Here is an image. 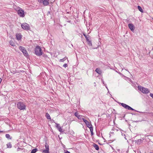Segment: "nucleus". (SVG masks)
Masks as SVG:
<instances>
[{
    "mask_svg": "<svg viewBox=\"0 0 153 153\" xmlns=\"http://www.w3.org/2000/svg\"><path fill=\"white\" fill-rule=\"evenodd\" d=\"M2 81V79L1 78H0V84L1 83V82Z\"/></svg>",
    "mask_w": 153,
    "mask_h": 153,
    "instance_id": "31",
    "label": "nucleus"
},
{
    "mask_svg": "<svg viewBox=\"0 0 153 153\" xmlns=\"http://www.w3.org/2000/svg\"><path fill=\"white\" fill-rule=\"evenodd\" d=\"M21 149V148H19L17 149V151H19V149Z\"/></svg>",
    "mask_w": 153,
    "mask_h": 153,
    "instance_id": "30",
    "label": "nucleus"
},
{
    "mask_svg": "<svg viewBox=\"0 0 153 153\" xmlns=\"http://www.w3.org/2000/svg\"><path fill=\"white\" fill-rule=\"evenodd\" d=\"M93 145L96 150H98L99 149V147L98 145L95 143L93 144Z\"/></svg>",
    "mask_w": 153,
    "mask_h": 153,
    "instance_id": "17",
    "label": "nucleus"
},
{
    "mask_svg": "<svg viewBox=\"0 0 153 153\" xmlns=\"http://www.w3.org/2000/svg\"><path fill=\"white\" fill-rule=\"evenodd\" d=\"M45 146L46 149L42 151V153H49V146L47 143H45Z\"/></svg>",
    "mask_w": 153,
    "mask_h": 153,
    "instance_id": "9",
    "label": "nucleus"
},
{
    "mask_svg": "<svg viewBox=\"0 0 153 153\" xmlns=\"http://www.w3.org/2000/svg\"><path fill=\"white\" fill-rule=\"evenodd\" d=\"M138 89L143 93L148 94L149 92V90L147 88H145L141 86H138Z\"/></svg>",
    "mask_w": 153,
    "mask_h": 153,
    "instance_id": "2",
    "label": "nucleus"
},
{
    "mask_svg": "<svg viewBox=\"0 0 153 153\" xmlns=\"http://www.w3.org/2000/svg\"><path fill=\"white\" fill-rule=\"evenodd\" d=\"M121 105L124 108H125L128 109V110H134L138 112V111H137L134 109H133V108L129 106L128 105H126V104L124 103H121Z\"/></svg>",
    "mask_w": 153,
    "mask_h": 153,
    "instance_id": "6",
    "label": "nucleus"
},
{
    "mask_svg": "<svg viewBox=\"0 0 153 153\" xmlns=\"http://www.w3.org/2000/svg\"><path fill=\"white\" fill-rule=\"evenodd\" d=\"M95 71L99 74H101L102 73V71L100 68H96Z\"/></svg>",
    "mask_w": 153,
    "mask_h": 153,
    "instance_id": "15",
    "label": "nucleus"
},
{
    "mask_svg": "<svg viewBox=\"0 0 153 153\" xmlns=\"http://www.w3.org/2000/svg\"><path fill=\"white\" fill-rule=\"evenodd\" d=\"M35 54L38 56H40L42 54L41 48L39 46H37L36 47L35 49Z\"/></svg>",
    "mask_w": 153,
    "mask_h": 153,
    "instance_id": "1",
    "label": "nucleus"
},
{
    "mask_svg": "<svg viewBox=\"0 0 153 153\" xmlns=\"http://www.w3.org/2000/svg\"><path fill=\"white\" fill-rule=\"evenodd\" d=\"M128 26L131 31H134V27L133 24H129Z\"/></svg>",
    "mask_w": 153,
    "mask_h": 153,
    "instance_id": "11",
    "label": "nucleus"
},
{
    "mask_svg": "<svg viewBox=\"0 0 153 153\" xmlns=\"http://www.w3.org/2000/svg\"><path fill=\"white\" fill-rule=\"evenodd\" d=\"M37 150L38 149H34L32 150L31 153H35L37 151Z\"/></svg>",
    "mask_w": 153,
    "mask_h": 153,
    "instance_id": "20",
    "label": "nucleus"
},
{
    "mask_svg": "<svg viewBox=\"0 0 153 153\" xmlns=\"http://www.w3.org/2000/svg\"><path fill=\"white\" fill-rule=\"evenodd\" d=\"M19 48L20 50L22 52L24 55L26 57H27L28 56V54L25 48L24 47L20 46H19Z\"/></svg>",
    "mask_w": 153,
    "mask_h": 153,
    "instance_id": "4",
    "label": "nucleus"
},
{
    "mask_svg": "<svg viewBox=\"0 0 153 153\" xmlns=\"http://www.w3.org/2000/svg\"><path fill=\"white\" fill-rule=\"evenodd\" d=\"M65 153H70L69 152H68V151H66Z\"/></svg>",
    "mask_w": 153,
    "mask_h": 153,
    "instance_id": "32",
    "label": "nucleus"
},
{
    "mask_svg": "<svg viewBox=\"0 0 153 153\" xmlns=\"http://www.w3.org/2000/svg\"><path fill=\"white\" fill-rule=\"evenodd\" d=\"M18 14L19 16L21 17H24L25 16L24 10L21 9H19L18 10Z\"/></svg>",
    "mask_w": 153,
    "mask_h": 153,
    "instance_id": "8",
    "label": "nucleus"
},
{
    "mask_svg": "<svg viewBox=\"0 0 153 153\" xmlns=\"http://www.w3.org/2000/svg\"><path fill=\"white\" fill-rule=\"evenodd\" d=\"M152 19H153V18H152Z\"/></svg>",
    "mask_w": 153,
    "mask_h": 153,
    "instance_id": "35",
    "label": "nucleus"
},
{
    "mask_svg": "<svg viewBox=\"0 0 153 153\" xmlns=\"http://www.w3.org/2000/svg\"><path fill=\"white\" fill-rule=\"evenodd\" d=\"M57 128L59 130V131L60 132H62V128L60 126H59V124H56V126Z\"/></svg>",
    "mask_w": 153,
    "mask_h": 153,
    "instance_id": "16",
    "label": "nucleus"
},
{
    "mask_svg": "<svg viewBox=\"0 0 153 153\" xmlns=\"http://www.w3.org/2000/svg\"><path fill=\"white\" fill-rule=\"evenodd\" d=\"M10 44L13 46H15V44L12 41H10Z\"/></svg>",
    "mask_w": 153,
    "mask_h": 153,
    "instance_id": "24",
    "label": "nucleus"
},
{
    "mask_svg": "<svg viewBox=\"0 0 153 153\" xmlns=\"http://www.w3.org/2000/svg\"><path fill=\"white\" fill-rule=\"evenodd\" d=\"M82 120L85 123L87 127L88 128L92 126L91 124L88 121L85 120L84 118L82 119Z\"/></svg>",
    "mask_w": 153,
    "mask_h": 153,
    "instance_id": "10",
    "label": "nucleus"
},
{
    "mask_svg": "<svg viewBox=\"0 0 153 153\" xmlns=\"http://www.w3.org/2000/svg\"><path fill=\"white\" fill-rule=\"evenodd\" d=\"M21 27L24 30H27L30 28L29 25L26 23H24L22 24Z\"/></svg>",
    "mask_w": 153,
    "mask_h": 153,
    "instance_id": "5",
    "label": "nucleus"
},
{
    "mask_svg": "<svg viewBox=\"0 0 153 153\" xmlns=\"http://www.w3.org/2000/svg\"><path fill=\"white\" fill-rule=\"evenodd\" d=\"M89 128L91 132H92L93 131V128L91 126L89 127Z\"/></svg>",
    "mask_w": 153,
    "mask_h": 153,
    "instance_id": "26",
    "label": "nucleus"
},
{
    "mask_svg": "<svg viewBox=\"0 0 153 153\" xmlns=\"http://www.w3.org/2000/svg\"><path fill=\"white\" fill-rule=\"evenodd\" d=\"M7 139H11L12 138L10 137V136L8 134H6L5 135Z\"/></svg>",
    "mask_w": 153,
    "mask_h": 153,
    "instance_id": "23",
    "label": "nucleus"
},
{
    "mask_svg": "<svg viewBox=\"0 0 153 153\" xmlns=\"http://www.w3.org/2000/svg\"><path fill=\"white\" fill-rule=\"evenodd\" d=\"M67 59V58L66 57H65L62 59H60L59 61L60 62H63L64 61H65V60H66Z\"/></svg>",
    "mask_w": 153,
    "mask_h": 153,
    "instance_id": "21",
    "label": "nucleus"
},
{
    "mask_svg": "<svg viewBox=\"0 0 153 153\" xmlns=\"http://www.w3.org/2000/svg\"><path fill=\"white\" fill-rule=\"evenodd\" d=\"M74 115L78 118V119L80 120H81L82 119H82L83 118L82 115H79L78 113L77 112H76L75 113Z\"/></svg>",
    "mask_w": 153,
    "mask_h": 153,
    "instance_id": "12",
    "label": "nucleus"
},
{
    "mask_svg": "<svg viewBox=\"0 0 153 153\" xmlns=\"http://www.w3.org/2000/svg\"><path fill=\"white\" fill-rule=\"evenodd\" d=\"M17 108L21 110H24L25 109L26 106L22 102H19L17 104Z\"/></svg>",
    "mask_w": 153,
    "mask_h": 153,
    "instance_id": "3",
    "label": "nucleus"
},
{
    "mask_svg": "<svg viewBox=\"0 0 153 153\" xmlns=\"http://www.w3.org/2000/svg\"><path fill=\"white\" fill-rule=\"evenodd\" d=\"M150 96H151V97H152V98L153 99V94L152 93H150Z\"/></svg>",
    "mask_w": 153,
    "mask_h": 153,
    "instance_id": "29",
    "label": "nucleus"
},
{
    "mask_svg": "<svg viewBox=\"0 0 153 153\" xmlns=\"http://www.w3.org/2000/svg\"><path fill=\"white\" fill-rule=\"evenodd\" d=\"M16 39L18 40H20L22 38V35L20 34H16Z\"/></svg>",
    "mask_w": 153,
    "mask_h": 153,
    "instance_id": "13",
    "label": "nucleus"
},
{
    "mask_svg": "<svg viewBox=\"0 0 153 153\" xmlns=\"http://www.w3.org/2000/svg\"><path fill=\"white\" fill-rule=\"evenodd\" d=\"M46 117L48 119H49V120L51 119V118L50 117V116L49 114H48V113H46Z\"/></svg>",
    "mask_w": 153,
    "mask_h": 153,
    "instance_id": "22",
    "label": "nucleus"
},
{
    "mask_svg": "<svg viewBox=\"0 0 153 153\" xmlns=\"http://www.w3.org/2000/svg\"><path fill=\"white\" fill-rule=\"evenodd\" d=\"M7 148H11L12 147V145L10 143H9L7 144Z\"/></svg>",
    "mask_w": 153,
    "mask_h": 153,
    "instance_id": "19",
    "label": "nucleus"
},
{
    "mask_svg": "<svg viewBox=\"0 0 153 153\" xmlns=\"http://www.w3.org/2000/svg\"><path fill=\"white\" fill-rule=\"evenodd\" d=\"M38 1L40 3H42L44 6H47L49 4V0H38Z\"/></svg>",
    "mask_w": 153,
    "mask_h": 153,
    "instance_id": "7",
    "label": "nucleus"
},
{
    "mask_svg": "<svg viewBox=\"0 0 153 153\" xmlns=\"http://www.w3.org/2000/svg\"><path fill=\"white\" fill-rule=\"evenodd\" d=\"M91 135H93V132L92 131V132H91Z\"/></svg>",
    "mask_w": 153,
    "mask_h": 153,
    "instance_id": "33",
    "label": "nucleus"
},
{
    "mask_svg": "<svg viewBox=\"0 0 153 153\" xmlns=\"http://www.w3.org/2000/svg\"><path fill=\"white\" fill-rule=\"evenodd\" d=\"M137 8L138 10L141 12L143 13V10L141 8V7L140 6H138L137 7Z\"/></svg>",
    "mask_w": 153,
    "mask_h": 153,
    "instance_id": "18",
    "label": "nucleus"
},
{
    "mask_svg": "<svg viewBox=\"0 0 153 153\" xmlns=\"http://www.w3.org/2000/svg\"><path fill=\"white\" fill-rule=\"evenodd\" d=\"M68 66V65L67 64H65L63 65V66L65 68L66 67Z\"/></svg>",
    "mask_w": 153,
    "mask_h": 153,
    "instance_id": "28",
    "label": "nucleus"
},
{
    "mask_svg": "<svg viewBox=\"0 0 153 153\" xmlns=\"http://www.w3.org/2000/svg\"><path fill=\"white\" fill-rule=\"evenodd\" d=\"M2 132V131H0V133H1V132Z\"/></svg>",
    "mask_w": 153,
    "mask_h": 153,
    "instance_id": "34",
    "label": "nucleus"
},
{
    "mask_svg": "<svg viewBox=\"0 0 153 153\" xmlns=\"http://www.w3.org/2000/svg\"><path fill=\"white\" fill-rule=\"evenodd\" d=\"M84 35L85 36V38L86 39L87 41H88V40L89 39H88V38L87 37V36L86 35H85V34H84Z\"/></svg>",
    "mask_w": 153,
    "mask_h": 153,
    "instance_id": "27",
    "label": "nucleus"
},
{
    "mask_svg": "<svg viewBox=\"0 0 153 153\" xmlns=\"http://www.w3.org/2000/svg\"><path fill=\"white\" fill-rule=\"evenodd\" d=\"M88 42V43L89 45V46H92V44L91 43V40H88V41H87Z\"/></svg>",
    "mask_w": 153,
    "mask_h": 153,
    "instance_id": "25",
    "label": "nucleus"
},
{
    "mask_svg": "<svg viewBox=\"0 0 153 153\" xmlns=\"http://www.w3.org/2000/svg\"><path fill=\"white\" fill-rule=\"evenodd\" d=\"M136 143L138 145H140L143 143V140L142 139H138L137 140L135 141Z\"/></svg>",
    "mask_w": 153,
    "mask_h": 153,
    "instance_id": "14",
    "label": "nucleus"
}]
</instances>
